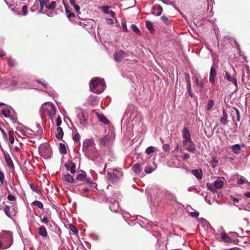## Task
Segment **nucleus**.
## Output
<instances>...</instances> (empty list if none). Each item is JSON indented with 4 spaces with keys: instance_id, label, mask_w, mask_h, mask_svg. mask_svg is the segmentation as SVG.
<instances>
[{
    "instance_id": "obj_1",
    "label": "nucleus",
    "mask_w": 250,
    "mask_h": 250,
    "mask_svg": "<svg viewBox=\"0 0 250 250\" xmlns=\"http://www.w3.org/2000/svg\"><path fill=\"white\" fill-rule=\"evenodd\" d=\"M82 150L85 156L92 161H95L94 157H97L99 155L93 138L86 139L83 141Z\"/></svg>"
},
{
    "instance_id": "obj_2",
    "label": "nucleus",
    "mask_w": 250,
    "mask_h": 250,
    "mask_svg": "<svg viewBox=\"0 0 250 250\" xmlns=\"http://www.w3.org/2000/svg\"><path fill=\"white\" fill-rule=\"evenodd\" d=\"M89 87L93 92L100 94L105 89L106 84L104 79L96 77L92 79L90 82Z\"/></svg>"
},
{
    "instance_id": "obj_3",
    "label": "nucleus",
    "mask_w": 250,
    "mask_h": 250,
    "mask_svg": "<svg viewBox=\"0 0 250 250\" xmlns=\"http://www.w3.org/2000/svg\"><path fill=\"white\" fill-rule=\"evenodd\" d=\"M166 195V192L164 189L156 188L154 199L153 201L151 199L150 206L154 208L159 207L161 204V199H162L164 197H165Z\"/></svg>"
},
{
    "instance_id": "obj_4",
    "label": "nucleus",
    "mask_w": 250,
    "mask_h": 250,
    "mask_svg": "<svg viewBox=\"0 0 250 250\" xmlns=\"http://www.w3.org/2000/svg\"><path fill=\"white\" fill-rule=\"evenodd\" d=\"M0 240L3 245V249L9 248L13 244V238L9 231H3L0 233Z\"/></svg>"
},
{
    "instance_id": "obj_5",
    "label": "nucleus",
    "mask_w": 250,
    "mask_h": 250,
    "mask_svg": "<svg viewBox=\"0 0 250 250\" xmlns=\"http://www.w3.org/2000/svg\"><path fill=\"white\" fill-rule=\"evenodd\" d=\"M19 79V78L15 76H11L7 78H2L0 81V85L2 88L17 86Z\"/></svg>"
},
{
    "instance_id": "obj_6",
    "label": "nucleus",
    "mask_w": 250,
    "mask_h": 250,
    "mask_svg": "<svg viewBox=\"0 0 250 250\" xmlns=\"http://www.w3.org/2000/svg\"><path fill=\"white\" fill-rule=\"evenodd\" d=\"M41 108L42 110L45 111L49 118L52 120L56 112L55 105L50 102H46L42 106Z\"/></svg>"
},
{
    "instance_id": "obj_7",
    "label": "nucleus",
    "mask_w": 250,
    "mask_h": 250,
    "mask_svg": "<svg viewBox=\"0 0 250 250\" xmlns=\"http://www.w3.org/2000/svg\"><path fill=\"white\" fill-rule=\"evenodd\" d=\"M40 155L45 159L50 158L51 151L50 146L46 144H42L39 148Z\"/></svg>"
},
{
    "instance_id": "obj_8",
    "label": "nucleus",
    "mask_w": 250,
    "mask_h": 250,
    "mask_svg": "<svg viewBox=\"0 0 250 250\" xmlns=\"http://www.w3.org/2000/svg\"><path fill=\"white\" fill-rule=\"evenodd\" d=\"M17 206L16 204H10V205H6L4 208V212L6 216L9 218H12L17 213Z\"/></svg>"
},
{
    "instance_id": "obj_9",
    "label": "nucleus",
    "mask_w": 250,
    "mask_h": 250,
    "mask_svg": "<svg viewBox=\"0 0 250 250\" xmlns=\"http://www.w3.org/2000/svg\"><path fill=\"white\" fill-rule=\"evenodd\" d=\"M40 4V10L43 9L44 7L50 10H53L56 6V2L55 1H52L49 3V0H38Z\"/></svg>"
},
{
    "instance_id": "obj_10",
    "label": "nucleus",
    "mask_w": 250,
    "mask_h": 250,
    "mask_svg": "<svg viewBox=\"0 0 250 250\" xmlns=\"http://www.w3.org/2000/svg\"><path fill=\"white\" fill-rule=\"evenodd\" d=\"M242 81L244 83L247 88L250 89V72L249 71L243 72Z\"/></svg>"
},
{
    "instance_id": "obj_11",
    "label": "nucleus",
    "mask_w": 250,
    "mask_h": 250,
    "mask_svg": "<svg viewBox=\"0 0 250 250\" xmlns=\"http://www.w3.org/2000/svg\"><path fill=\"white\" fill-rule=\"evenodd\" d=\"M225 78L227 79V81L231 82L234 85L235 89L237 90L238 89V83L237 82V79L234 77H232L229 72L226 71Z\"/></svg>"
},
{
    "instance_id": "obj_12",
    "label": "nucleus",
    "mask_w": 250,
    "mask_h": 250,
    "mask_svg": "<svg viewBox=\"0 0 250 250\" xmlns=\"http://www.w3.org/2000/svg\"><path fill=\"white\" fill-rule=\"evenodd\" d=\"M126 54L123 50H119L116 52L113 55V58L116 62H121L123 59L125 57Z\"/></svg>"
},
{
    "instance_id": "obj_13",
    "label": "nucleus",
    "mask_w": 250,
    "mask_h": 250,
    "mask_svg": "<svg viewBox=\"0 0 250 250\" xmlns=\"http://www.w3.org/2000/svg\"><path fill=\"white\" fill-rule=\"evenodd\" d=\"M17 130L21 134L28 137H32L34 134L33 131L28 128L19 127L17 128Z\"/></svg>"
},
{
    "instance_id": "obj_14",
    "label": "nucleus",
    "mask_w": 250,
    "mask_h": 250,
    "mask_svg": "<svg viewBox=\"0 0 250 250\" xmlns=\"http://www.w3.org/2000/svg\"><path fill=\"white\" fill-rule=\"evenodd\" d=\"M78 122L81 127H85L87 125L86 119L83 112H81L78 114Z\"/></svg>"
},
{
    "instance_id": "obj_15",
    "label": "nucleus",
    "mask_w": 250,
    "mask_h": 250,
    "mask_svg": "<svg viewBox=\"0 0 250 250\" xmlns=\"http://www.w3.org/2000/svg\"><path fill=\"white\" fill-rule=\"evenodd\" d=\"M76 188L83 196H86L85 194L89 191L88 188L84 184L78 185Z\"/></svg>"
},
{
    "instance_id": "obj_16",
    "label": "nucleus",
    "mask_w": 250,
    "mask_h": 250,
    "mask_svg": "<svg viewBox=\"0 0 250 250\" xmlns=\"http://www.w3.org/2000/svg\"><path fill=\"white\" fill-rule=\"evenodd\" d=\"M3 154L5 162L8 167L11 168H14V165L9 153L7 152L4 151L3 152Z\"/></svg>"
},
{
    "instance_id": "obj_17",
    "label": "nucleus",
    "mask_w": 250,
    "mask_h": 250,
    "mask_svg": "<svg viewBox=\"0 0 250 250\" xmlns=\"http://www.w3.org/2000/svg\"><path fill=\"white\" fill-rule=\"evenodd\" d=\"M216 76V70L213 66L210 70L209 81L212 84H215V77Z\"/></svg>"
},
{
    "instance_id": "obj_18",
    "label": "nucleus",
    "mask_w": 250,
    "mask_h": 250,
    "mask_svg": "<svg viewBox=\"0 0 250 250\" xmlns=\"http://www.w3.org/2000/svg\"><path fill=\"white\" fill-rule=\"evenodd\" d=\"M65 167L67 170L70 171L71 173H73L75 171L76 165L72 162H68L65 164Z\"/></svg>"
},
{
    "instance_id": "obj_19",
    "label": "nucleus",
    "mask_w": 250,
    "mask_h": 250,
    "mask_svg": "<svg viewBox=\"0 0 250 250\" xmlns=\"http://www.w3.org/2000/svg\"><path fill=\"white\" fill-rule=\"evenodd\" d=\"M183 136L184 139L183 140V149L188 150V128L185 127L183 130Z\"/></svg>"
},
{
    "instance_id": "obj_20",
    "label": "nucleus",
    "mask_w": 250,
    "mask_h": 250,
    "mask_svg": "<svg viewBox=\"0 0 250 250\" xmlns=\"http://www.w3.org/2000/svg\"><path fill=\"white\" fill-rule=\"evenodd\" d=\"M241 146H245L244 145L235 144L231 146V149L235 154H239L241 151Z\"/></svg>"
},
{
    "instance_id": "obj_21",
    "label": "nucleus",
    "mask_w": 250,
    "mask_h": 250,
    "mask_svg": "<svg viewBox=\"0 0 250 250\" xmlns=\"http://www.w3.org/2000/svg\"><path fill=\"white\" fill-rule=\"evenodd\" d=\"M106 178L107 180H108L111 183L116 182L118 179V176L115 173L109 172H108Z\"/></svg>"
},
{
    "instance_id": "obj_22",
    "label": "nucleus",
    "mask_w": 250,
    "mask_h": 250,
    "mask_svg": "<svg viewBox=\"0 0 250 250\" xmlns=\"http://www.w3.org/2000/svg\"><path fill=\"white\" fill-rule=\"evenodd\" d=\"M191 172L198 179H202L203 174L202 169H192Z\"/></svg>"
},
{
    "instance_id": "obj_23",
    "label": "nucleus",
    "mask_w": 250,
    "mask_h": 250,
    "mask_svg": "<svg viewBox=\"0 0 250 250\" xmlns=\"http://www.w3.org/2000/svg\"><path fill=\"white\" fill-rule=\"evenodd\" d=\"M190 134L188 132V152H191V153H195L196 149L195 146L191 139L189 136Z\"/></svg>"
},
{
    "instance_id": "obj_24",
    "label": "nucleus",
    "mask_w": 250,
    "mask_h": 250,
    "mask_svg": "<svg viewBox=\"0 0 250 250\" xmlns=\"http://www.w3.org/2000/svg\"><path fill=\"white\" fill-rule=\"evenodd\" d=\"M111 204L110 205V209L113 211H116L118 210L119 207V202L118 201H110Z\"/></svg>"
},
{
    "instance_id": "obj_25",
    "label": "nucleus",
    "mask_w": 250,
    "mask_h": 250,
    "mask_svg": "<svg viewBox=\"0 0 250 250\" xmlns=\"http://www.w3.org/2000/svg\"><path fill=\"white\" fill-rule=\"evenodd\" d=\"M133 171L136 173H140L142 171L141 165L139 163H136L132 167Z\"/></svg>"
},
{
    "instance_id": "obj_26",
    "label": "nucleus",
    "mask_w": 250,
    "mask_h": 250,
    "mask_svg": "<svg viewBox=\"0 0 250 250\" xmlns=\"http://www.w3.org/2000/svg\"><path fill=\"white\" fill-rule=\"evenodd\" d=\"M228 115L225 109L223 111V116L220 119V123L222 125L227 124Z\"/></svg>"
},
{
    "instance_id": "obj_27",
    "label": "nucleus",
    "mask_w": 250,
    "mask_h": 250,
    "mask_svg": "<svg viewBox=\"0 0 250 250\" xmlns=\"http://www.w3.org/2000/svg\"><path fill=\"white\" fill-rule=\"evenodd\" d=\"M97 116L99 121L104 123L105 125H108L109 124V121L103 115L97 113Z\"/></svg>"
},
{
    "instance_id": "obj_28",
    "label": "nucleus",
    "mask_w": 250,
    "mask_h": 250,
    "mask_svg": "<svg viewBox=\"0 0 250 250\" xmlns=\"http://www.w3.org/2000/svg\"><path fill=\"white\" fill-rule=\"evenodd\" d=\"M37 82L42 84L45 88H47V92L50 96H53L54 92L53 90H51V87H47V83L42 82L40 80H38Z\"/></svg>"
},
{
    "instance_id": "obj_29",
    "label": "nucleus",
    "mask_w": 250,
    "mask_h": 250,
    "mask_svg": "<svg viewBox=\"0 0 250 250\" xmlns=\"http://www.w3.org/2000/svg\"><path fill=\"white\" fill-rule=\"evenodd\" d=\"M62 179L68 183H74L75 181L70 174H65L62 177Z\"/></svg>"
},
{
    "instance_id": "obj_30",
    "label": "nucleus",
    "mask_w": 250,
    "mask_h": 250,
    "mask_svg": "<svg viewBox=\"0 0 250 250\" xmlns=\"http://www.w3.org/2000/svg\"><path fill=\"white\" fill-rule=\"evenodd\" d=\"M110 137L107 135H105L99 139L100 144L104 146H105L108 143Z\"/></svg>"
},
{
    "instance_id": "obj_31",
    "label": "nucleus",
    "mask_w": 250,
    "mask_h": 250,
    "mask_svg": "<svg viewBox=\"0 0 250 250\" xmlns=\"http://www.w3.org/2000/svg\"><path fill=\"white\" fill-rule=\"evenodd\" d=\"M39 234L43 237H47L48 236L46 228L44 226L41 227L39 229Z\"/></svg>"
},
{
    "instance_id": "obj_32",
    "label": "nucleus",
    "mask_w": 250,
    "mask_h": 250,
    "mask_svg": "<svg viewBox=\"0 0 250 250\" xmlns=\"http://www.w3.org/2000/svg\"><path fill=\"white\" fill-rule=\"evenodd\" d=\"M57 133L56 135V138L59 140H61L63 136V132L62 127H58L57 129Z\"/></svg>"
},
{
    "instance_id": "obj_33",
    "label": "nucleus",
    "mask_w": 250,
    "mask_h": 250,
    "mask_svg": "<svg viewBox=\"0 0 250 250\" xmlns=\"http://www.w3.org/2000/svg\"><path fill=\"white\" fill-rule=\"evenodd\" d=\"M214 185L215 187V191H216L217 188H222L224 185V182L222 181H219V180H217V181L214 182Z\"/></svg>"
},
{
    "instance_id": "obj_34",
    "label": "nucleus",
    "mask_w": 250,
    "mask_h": 250,
    "mask_svg": "<svg viewBox=\"0 0 250 250\" xmlns=\"http://www.w3.org/2000/svg\"><path fill=\"white\" fill-rule=\"evenodd\" d=\"M153 9L154 10H157L158 12L157 13L155 14L156 16H159L161 15L162 11H163V8L162 7V6H160V5H154L153 7Z\"/></svg>"
},
{
    "instance_id": "obj_35",
    "label": "nucleus",
    "mask_w": 250,
    "mask_h": 250,
    "mask_svg": "<svg viewBox=\"0 0 250 250\" xmlns=\"http://www.w3.org/2000/svg\"><path fill=\"white\" fill-rule=\"evenodd\" d=\"M122 196L121 193L118 191L115 192L112 195V198L111 199L112 201H119L121 199Z\"/></svg>"
},
{
    "instance_id": "obj_36",
    "label": "nucleus",
    "mask_w": 250,
    "mask_h": 250,
    "mask_svg": "<svg viewBox=\"0 0 250 250\" xmlns=\"http://www.w3.org/2000/svg\"><path fill=\"white\" fill-rule=\"evenodd\" d=\"M86 176V173L84 172H83L81 173L77 174L76 179L79 181H83L85 178Z\"/></svg>"
},
{
    "instance_id": "obj_37",
    "label": "nucleus",
    "mask_w": 250,
    "mask_h": 250,
    "mask_svg": "<svg viewBox=\"0 0 250 250\" xmlns=\"http://www.w3.org/2000/svg\"><path fill=\"white\" fill-rule=\"evenodd\" d=\"M1 114L6 118L10 117V110L9 108H3L1 111Z\"/></svg>"
},
{
    "instance_id": "obj_38",
    "label": "nucleus",
    "mask_w": 250,
    "mask_h": 250,
    "mask_svg": "<svg viewBox=\"0 0 250 250\" xmlns=\"http://www.w3.org/2000/svg\"><path fill=\"white\" fill-rule=\"evenodd\" d=\"M146 26L150 31V32L154 31L153 24L151 21H146Z\"/></svg>"
},
{
    "instance_id": "obj_39",
    "label": "nucleus",
    "mask_w": 250,
    "mask_h": 250,
    "mask_svg": "<svg viewBox=\"0 0 250 250\" xmlns=\"http://www.w3.org/2000/svg\"><path fill=\"white\" fill-rule=\"evenodd\" d=\"M59 150L61 154H66L67 153L66 147L64 144L60 143L59 145Z\"/></svg>"
},
{
    "instance_id": "obj_40",
    "label": "nucleus",
    "mask_w": 250,
    "mask_h": 250,
    "mask_svg": "<svg viewBox=\"0 0 250 250\" xmlns=\"http://www.w3.org/2000/svg\"><path fill=\"white\" fill-rule=\"evenodd\" d=\"M65 12L67 15V18L69 19L70 21H72V18H75V15L74 13L71 12L69 10L65 8Z\"/></svg>"
},
{
    "instance_id": "obj_41",
    "label": "nucleus",
    "mask_w": 250,
    "mask_h": 250,
    "mask_svg": "<svg viewBox=\"0 0 250 250\" xmlns=\"http://www.w3.org/2000/svg\"><path fill=\"white\" fill-rule=\"evenodd\" d=\"M7 62L8 65L15 67L16 65V61L13 59L12 57H9L8 59Z\"/></svg>"
},
{
    "instance_id": "obj_42",
    "label": "nucleus",
    "mask_w": 250,
    "mask_h": 250,
    "mask_svg": "<svg viewBox=\"0 0 250 250\" xmlns=\"http://www.w3.org/2000/svg\"><path fill=\"white\" fill-rule=\"evenodd\" d=\"M84 180L86 183L90 184L92 186H93L94 187H96L97 186L96 183L93 182L91 179L90 178V177H87L86 176Z\"/></svg>"
},
{
    "instance_id": "obj_43",
    "label": "nucleus",
    "mask_w": 250,
    "mask_h": 250,
    "mask_svg": "<svg viewBox=\"0 0 250 250\" xmlns=\"http://www.w3.org/2000/svg\"><path fill=\"white\" fill-rule=\"evenodd\" d=\"M131 28L136 34L138 35L141 34L140 30L136 25L134 24H131Z\"/></svg>"
},
{
    "instance_id": "obj_44",
    "label": "nucleus",
    "mask_w": 250,
    "mask_h": 250,
    "mask_svg": "<svg viewBox=\"0 0 250 250\" xmlns=\"http://www.w3.org/2000/svg\"><path fill=\"white\" fill-rule=\"evenodd\" d=\"M32 204L35 206H37L40 208L42 209L43 208V205L42 203L40 201L36 200L32 202Z\"/></svg>"
},
{
    "instance_id": "obj_45",
    "label": "nucleus",
    "mask_w": 250,
    "mask_h": 250,
    "mask_svg": "<svg viewBox=\"0 0 250 250\" xmlns=\"http://www.w3.org/2000/svg\"><path fill=\"white\" fill-rule=\"evenodd\" d=\"M8 136H9V142L11 144H13L14 143V137L13 136V131L11 130L8 131Z\"/></svg>"
},
{
    "instance_id": "obj_46",
    "label": "nucleus",
    "mask_w": 250,
    "mask_h": 250,
    "mask_svg": "<svg viewBox=\"0 0 250 250\" xmlns=\"http://www.w3.org/2000/svg\"><path fill=\"white\" fill-rule=\"evenodd\" d=\"M213 104H214L213 100H212V99H210V100L208 101V102L207 104L206 109L208 111H209V110H210L211 108L212 107Z\"/></svg>"
},
{
    "instance_id": "obj_47",
    "label": "nucleus",
    "mask_w": 250,
    "mask_h": 250,
    "mask_svg": "<svg viewBox=\"0 0 250 250\" xmlns=\"http://www.w3.org/2000/svg\"><path fill=\"white\" fill-rule=\"evenodd\" d=\"M221 238L222 240L225 241L226 242H229L230 240V237L228 236L227 233H223L221 234Z\"/></svg>"
},
{
    "instance_id": "obj_48",
    "label": "nucleus",
    "mask_w": 250,
    "mask_h": 250,
    "mask_svg": "<svg viewBox=\"0 0 250 250\" xmlns=\"http://www.w3.org/2000/svg\"><path fill=\"white\" fill-rule=\"evenodd\" d=\"M101 10L104 13V14H109V9L110 8V6H103L101 7Z\"/></svg>"
},
{
    "instance_id": "obj_49",
    "label": "nucleus",
    "mask_w": 250,
    "mask_h": 250,
    "mask_svg": "<svg viewBox=\"0 0 250 250\" xmlns=\"http://www.w3.org/2000/svg\"><path fill=\"white\" fill-rule=\"evenodd\" d=\"M189 215L193 217L194 218H197L199 216L200 213L199 211H191V212H188Z\"/></svg>"
},
{
    "instance_id": "obj_50",
    "label": "nucleus",
    "mask_w": 250,
    "mask_h": 250,
    "mask_svg": "<svg viewBox=\"0 0 250 250\" xmlns=\"http://www.w3.org/2000/svg\"><path fill=\"white\" fill-rule=\"evenodd\" d=\"M247 179H245L244 177H241L240 179L237 180V185H243V184L246 183L247 182Z\"/></svg>"
},
{
    "instance_id": "obj_51",
    "label": "nucleus",
    "mask_w": 250,
    "mask_h": 250,
    "mask_svg": "<svg viewBox=\"0 0 250 250\" xmlns=\"http://www.w3.org/2000/svg\"><path fill=\"white\" fill-rule=\"evenodd\" d=\"M154 151V148L152 146H150L147 147L146 149V153L147 154H150Z\"/></svg>"
},
{
    "instance_id": "obj_52",
    "label": "nucleus",
    "mask_w": 250,
    "mask_h": 250,
    "mask_svg": "<svg viewBox=\"0 0 250 250\" xmlns=\"http://www.w3.org/2000/svg\"><path fill=\"white\" fill-rule=\"evenodd\" d=\"M207 187L208 189H209L210 191H213V192H215V187H214V184L213 185L211 184V183H207Z\"/></svg>"
},
{
    "instance_id": "obj_53",
    "label": "nucleus",
    "mask_w": 250,
    "mask_h": 250,
    "mask_svg": "<svg viewBox=\"0 0 250 250\" xmlns=\"http://www.w3.org/2000/svg\"><path fill=\"white\" fill-rule=\"evenodd\" d=\"M30 188L33 191H34V192H35L36 193H40V191L39 190H38L36 188V187L35 186V185L33 184H31L30 185Z\"/></svg>"
},
{
    "instance_id": "obj_54",
    "label": "nucleus",
    "mask_w": 250,
    "mask_h": 250,
    "mask_svg": "<svg viewBox=\"0 0 250 250\" xmlns=\"http://www.w3.org/2000/svg\"><path fill=\"white\" fill-rule=\"evenodd\" d=\"M121 25H122V27L123 30L124 32H127L128 31V29H127L126 23L124 21H122Z\"/></svg>"
},
{
    "instance_id": "obj_55",
    "label": "nucleus",
    "mask_w": 250,
    "mask_h": 250,
    "mask_svg": "<svg viewBox=\"0 0 250 250\" xmlns=\"http://www.w3.org/2000/svg\"><path fill=\"white\" fill-rule=\"evenodd\" d=\"M11 11H13L15 15H20L21 14L19 8H16L15 6L14 8H11Z\"/></svg>"
},
{
    "instance_id": "obj_56",
    "label": "nucleus",
    "mask_w": 250,
    "mask_h": 250,
    "mask_svg": "<svg viewBox=\"0 0 250 250\" xmlns=\"http://www.w3.org/2000/svg\"><path fill=\"white\" fill-rule=\"evenodd\" d=\"M69 228H70V230L73 232H74L75 233H78V230H77L76 227L75 226H74V225L70 224Z\"/></svg>"
},
{
    "instance_id": "obj_57",
    "label": "nucleus",
    "mask_w": 250,
    "mask_h": 250,
    "mask_svg": "<svg viewBox=\"0 0 250 250\" xmlns=\"http://www.w3.org/2000/svg\"><path fill=\"white\" fill-rule=\"evenodd\" d=\"M4 175L2 172L0 171V183L2 185L4 183Z\"/></svg>"
},
{
    "instance_id": "obj_58",
    "label": "nucleus",
    "mask_w": 250,
    "mask_h": 250,
    "mask_svg": "<svg viewBox=\"0 0 250 250\" xmlns=\"http://www.w3.org/2000/svg\"><path fill=\"white\" fill-rule=\"evenodd\" d=\"M22 14L24 16H25L27 14V6L24 5L22 7Z\"/></svg>"
},
{
    "instance_id": "obj_59",
    "label": "nucleus",
    "mask_w": 250,
    "mask_h": 250,
    "mask_svg": "<svg viewBox=\"0 0 250 250\" xmlns=\"http://www.w3.org/2000/svg\"><path fill=\"white\" fill-rule=\"evenodd\" d=\"M195 82L197 84H200L201 87H203L204 84L202 82H201L198 77L195 78Z\"/></svg>"
},
{
    "instance_id": "obj_60",
    "label": "nucleus",
    "mask_w": 250,
    "mask_h": 250,
    "mask_svg": "<svg viewBox=\"0 0 250 250\" xmlns=\"http://www.w3.org/2000/svg\"><path fill=\"white\" fill-rule=\"evenodd\" d=\"M62 118L60 116H58L56 121V124L58 127H60L62 124Z\"/></svg>"
},
{
    "instance_id": "obj_61",
    "label": "nucleus",
    "mask_w": 250,
    "mask_h": 250,
    "mask_svg": "<svg viewBox=\"0 0 250 250\" xmlns=\"http://www.w3.org/2000/svg\"><path fill=\"white\" fill-rule=\"evenodd\" d=\"M235 113L237 115V120L240 121V113L238 109L235 108Z\"/></svg>"
},
{
    "instance_id": "obj_62",
    "label": "nucleus",
    "mask_w": 250,
    "mask_h": 250,
    "mask_svg": "<svg viewBox=\"0 0 250 250\" xmlns=\"http://www.w3.org/2000/svg\"><path fill=\"white\" fill-rule=\"evenodd\" d=\"M163 149L166 151H169L170 146L169 145L165 144L163 146Z\"/></svg>"
},
{
    "instance_id": "obj_63",
    "label": "nucleus",
    "mask_w": 250,
    "mask_h": 250,
    "mask_svg": "<svg viewBox=\"0 0 250 250\" xmlns=\"http://www.w3.org/2000/svg\"><path fill=\"white\" fill-rule=\"evenodd\" d=\"M7 199H8L9 201H13L16 200V197L14 195L12 194H9L7 197Z\"/></svg>"
},
{
    "instance_id": "obj_64",
    "label": "nucleus",
    "mask_w": 250,
    "mask_h": 250,
    "mask_svg": "<svg viewBox=\"0 0 250 250\" xmlns=\"http://www.w3.org/2000/svg\"><path fill=\"white\" fill-rule=\"evenodd\" d=\"M73 140L75 142H77V141H79V140H80V135L79 133H76V134L74 135V136H73Z\"/></svg>"
}]
</instances>
